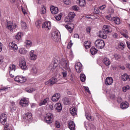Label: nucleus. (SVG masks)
Wrapping results in <instances>:
<instances>
[{"instance_id": "c85d7f7f", "label": "nucleus", "mask_w": 130, "mask_h": 130, "mask_svg": "<svg viewBox=\"0 0 130 130\" xmlns=\"http://www.w3.org/2000/svg\"><path fill=\"white\" fill-rule=\"evenodd\" d=\"M62 102L64 105H69V104H71V101L69 100V98H68L67 97L64 98L62 100Z\"/></svg>"}, {"instance_id": "338daca9", "label": "nucleus", "mask_w": 130, "mask_h": 130, "mask_svg": "<svg viewBox=\"0 0 130 130\" xmlns=\"http://www.w3.org/2000/svg\"><path fill=\"white\" fill-rule=\"evenodd\" d=\"M105 8H106V5H102V6H100L99 7L100 10H104V9H105Z\"/></svg>"}, {"instance_id": "4be33fe9", "label": "nucleus", "mask_w": 130, "mask_h": 130, "mask_svg": "<svg viewBox=\"0 0 130 130\" xmlns=\"http://www.w3.org/2000/svg\"><path fill=\"white\" fill-rule=\"evenodd\" d=\"M50 11L52 14L55 15L58 13V8L57 7H54V6H52L50 8Z\"/></svg>"}, {"instance_id": "58836bf2", "label": "nucleus", "mask_w": 130, "mask_h": 130, "mask_svg": "<svg viewBox=\"0 0 130 130\" xmlns=\"http://www.w3.org/2000/svg\"><path fill=\"white\" fill-rule=\"evenodd\" d=\"M31 73H33V74H36L38 72L37 69L36 68V67L33 66L31 67Z\"/></svg>"}, {"instance_id": "0eeeda50", "label": "nucleus", "mask_w": 130, "mask_h": 130, "mask_svg": "<svg viewBox=\"0 0 130 130\" xmlns=\"http://www.w3.org/2000/svg\"><path fill=\"white\" fill-rule=\"evenodd\" d=\"M19 104L22 107H26L29 104V100L27 98H23L20 100Z\"/></svg>"}, {"instance_id": "5701e85b", "label": "nucleus", "mask_w": 130, "mask_h": 130, "mask_svg": "<svg viewBox=\"0 0 130 130\" xmlns=\"http://www.w3.org/2000/svg\"><path fill=\"white\" fill-rule=\"evenodd\" d=\"M69 127L71 130H75L76 129V125L73 121H71L69 123Z\"/></svg>"}, {"instance_id": "6e6d98bb", "label": "nucleus", "mask_w": 130, "mask_h": 130, "mask_svg": "<svg viewBox=\"0 0 130 130\" xmlns=\"http://www.w3.org/2000/svg\"><path fill=\"white\" fill-rule=\"evenodd\" d=\"M72 10H74V11H79V7L78 6L74 5L72 7Z\"/></svg>"}, {"instance_id": "bb28decb", "label": "nucleus", "mask_w": 130, "mask_h": 130, "mask_svg": "<svg viewBox=\"0 0 130 130\" xmlns=\"http://www.w3.org/2000/svg\"><path fill=\"white\" fill-rule=\"evenodd\" d=\"M75 17H76V13L74 12H70L68 15V18L70 19L71 22L74 21V18Z\"/></svg>"}, {"instance_id": "bf43d9fd", "label": "nucleus", "mask_w": 130, "mask_h": 130, "mask_svg": "<svg viewBox=\"0 0 130 130\" xmlns=\"http://www.w3.org/2000/svg\"><path fill=\"white\" fill-rule=\"evenodd\" d=\"M120 47H121V50H123V49H124V47H125V46H124V44L122 43H120Z\"/></svg>"}, {"instance_id": "e433bc0d", "label": "nucleus", "mask_w": 130, "mask_h": 130, "mask_svg": "<svg viewBox=\"0 0 130 130\" xmlns=\"http://www.w3.org/2000/svg\"><path fill=\"white\" fill-rule=\"evenodd\" d=\"M48 109L49 110H51L52 111L53 110L54 108H53V103L52 102H50L48 104Z\"/></svg>"}, {"instance_id": "1a4fd4ad", "label": "nucleus", "mask_w": 130, "mask_h": 130, "mask_svg": "<svg viewBox=\"0 0 130 130\" xmlns=\"http://www.w3.org/2000/svg\"><path fill=\"white\" fill-rule=\"evenodd\" d=\"M103 30L105 31L106 34H108L112 32V28L109 25H104Z\"/></svg>"}, {"instance_id": "6ab92c4d", "label": "nucleus", "mask_w": 130, "mask_h": 130, "mask_svg": "<svg viewBox=\"0 0 130 130\" xmlns=\"http://www.w3.org/2000/svg\"><path fill=\"white\" fill-rule=\"evenodd\" d=\"M29 56L31 60H35L37 58V55L34 53V50H31L30 51Z\"/></svg>"}, {"instance_id": "c9c22d12", "label": "nucleus", "mask_w": 130, "mask_h": 130, "mask_svg": "<svg viewBox=\"0 0 130 130\" xmlns=\"http://www.w3.org/2000/svg\"><path fill=\"white\" fill-rule=\"evenodd\" d=\"M85 116H86V118H87V119H88L89 120V121H93V117L91 116L90 115V114H89L88 113H86Z\"/></svg>"}, {"instance_id": "5fc2aeb1", "label": "nucleus", "mask_w": 130, "mask_h": 130, "mask_svg": "<svg viewBox=\"0 0 130 130\" xmlns=\"http://www.w3.org/2000/svg\"><path fill=\"white\" fill-rule=\"evenodd\" d=\"M114 57L115 58V59H120V55L118 54H116L114 55Z\"/></svg>"}, {"instance_id": "13d9d810", "label": "nucleus", "mask_w": 130, "mask_h": 130, "mask_svg": "<svg viewBox=\"0 0 130 130\" xmlns=\"http://www.w3.org/2000/svg\"><path fill=\"white\" fill-rule=\"evenodd\" d=\"M7 90H9V87H4L3 88L0 89V92H2V91H7Z\"/></svg>"}, {"instance_id": "f257e3e1", "label": "nucleus", "mask_w": 130, "mask_h": 130, "mask_svg": "<svg viewBox=\"0 0 130 130\" xmlns=\"http://www.w3.org/2000/svg\"><path fill=\"white\" fill-rule=\"evenodd\" d=\"M94 45L97 48L102 49V48H104V46H105V43L103 40L100 39L95 41Z\"/></svg>"}, {"instance_id": "0e129e2a", "label": "nucleus", "mask_w": 130, "mask_h": 130, "mask_svg": "<svg viewBox=\"0 0 130 130\" xmlns=\"http://www.w3.org/2000/svg\"><path fill=\"white\" fill-rule=\"evenodd\" d=\"M54 95H55V96H56V98H57V99L58 100H59V99L60 98V93H55Z\"/></svg>"}, {"instance_id": "a211bd4d", "label": "nucleus", "mask_w": 130, "mask_h": 130, "mask_svg": "<svg viewBox=\"0 0 130 130\" xmlns=\"http://www.w3.org/2000/svg\"><path fill=\"white\" fill-rule=\"evenodd\" d=\"M113 83V79L112 77H107L106 79L105 84L106 86H110Z\"/></svg>"}, {"instance_id": "8fccbe9b", "label": "nucleus", "mask_w": 130, "mask_h": 130, "mask_svg": "<svg viewBox=\"0 0 130 130\" xmlns=\"http://www.w3.org/2000/svg\"><path fill=\"white\" fill-rule=\"evenodd\" d=\"M94 13L95 14H99L100 13V10H99V8L97 7L94 8Z\"/></svg>"}, {"instance_id": "9b49d317", "label": "nucleus", "mask_w": 130, "mask_h": 130, "mask_svg": "<svg viewBox=\"0 0 130 130\" xmlns=\"http://www.w3.org/2000/svg\"><path fill=\"white\" fill-rule=\"evenodd\" d=\"M83 69V66H82V63L80 62H77L75 64V70L77 73H81L82 72V69Z\"/></svg>"}, {"instance_id": "2f4dec72", "label": "nucleus", "mask_w": 130, "mask_h": 130, "mask_svg": "<svg viewBox=\"0 0 130 130\" xmlns=\"http://www.w3.org/2000/svg\"><path fill=\"white\" fill-rule=\"evenodd\" d=\"M25 44L26 48H30L32 46V42L30 40H26L25 42Z\"/></svg>"}, {"instance_id": "ddd939ff", "label": "nucleus", "mask_w": 130, "mask_h": 130, "mask_svg": "<svg viewBox=\"0 0 130 130\" xmlns=\"http://www.w3.org/2000/svg\"><path fill=\"white\" fill-rule=\"evenodd\" d=\"M19 67L23 71H26L28 68H27V64H26V61L25 60H21L19 62Z\"/></svg>"}, {"instance_id": "423d86ee", "label": "nucleus", "mask_w": 130, "mask_h": 130, "mask_svg": "<svg viewBox=\"0 0 130 130\" xmlns=\"http://www.w3.org/2000/svg\"><path fill=\"white\" fill-rule=\"evenodd\" d=\"M59 31H58V30H56L52 33L51 38L53 40V41H55V42H57V41H58L59 40Z\"/></svg>"}, {"instance_id": "f8f14e48", "label": "nucleus", "mask_w": 130, "mask_h": 130, "mask_svg": "<svg viewBox=\"0 0 130 130\" xmlns=\"http://www.w3.org/2000/svg\"><path fill=\"white\" fill-rule=\"evenodd\" d=\"M56 67H57L56 63H51L48 67V70L50 71V72H54V71H56Z\"/></svg>"}, {"instance_id": "f704fd0d", "label": "nucleus", "mask_w": 130, "mask_h": 130, "mask_svg": "<svg viewBox=\"0 0 130 130\" xmlns=\"http://www.w3.org/2000/svg\"><path fill=\"white\" fill-rule=\"evenodd\" d=\"M129 79V76L127 75L126 74H124L122 76V81H127Z\"/></svg>"}, {"instance_id": "473e14b6", "label": "nucleus", "mask_w": 130, "mask_h": 130, "mask_svg": "<svg viewBox=\"0 0 130 130\" xmlns=\"http://www.w3.org/2000/svg\"><path fill=\"white\" fill-rule=\"evenodd\" d=\"M87 3L85 0H79V6L80 7H86Z\"/></svg>"}, {"instance_id": "79ce46f5", "label": "nucleus", "mask_w": 130, "mask_h": 130, "mask_svg": "<svg viewBox=\"0 0 130 130\" xmlns=\"http://www.w3.org/2000/svg\"><path fill=\"white\" fill-rule=\"evenodd\" d=\"M45 13H46V9L44 7H42L40 10V14H41L42 15H44Z\"/></svg>"}, {"instance_id": "774afa93", "label": "nucleus", "mask_w": 130, "mask_h": 130, "mask_svg": "<svg viewBox=\"0 0 130 130\" xmlns=\"http://www.w3.org/2000/svg\"><path fill=\"white\" fill-rule=\"evenodd\" d=\"M84 89L85 91H87L88 93H90V90H89V87L87 86H84Z\"/></svg>"}, {"instance_id": "09e8293b", "label": "nucleus", "mask_w": 130, "mask_h": 130, "mask_svg": "<svg viewBox=\"0 0 130 130\" xmlns=\"http://www.w3.org/2000/svg\"><path fill=\"white\" fill-rule=\"evenodd\" d=\"M52 101L53 102H57V101H58L57 98L55 96V94H54L52 97Z\"/></svg>"}, {"instance_id": "cd10ccee", "label": "nucleus", "mask_w": 130, "mask_h": 130, "mask_svg": "<svg viewBox=\"0 0 130 130\" xmlns=\"http://www.w3.org/2000/svg\"><path fill=\"white\" fill-rule=\"evenodd\" d=\"M90 53L92 54V55H95L97 52H98V50L95 48V47H92L90 49Z\"/></svg>"}, {"instance_id": "052dcab7", "label": "nucleus", "mask_w": 130, "mask_h": 130, "mask_svg": "<svg viewBox=\"0 0 130 130\" xmlns=\"http://www.w3.org/2000/svg\"><path fill=\"white\" fill-rule=\"evenodd\" d=\"M109 12L111 15H112V14H114V10L112 8H110L109 10Z\"/></svg>"}, {"instance_id": "6e6552de", "label": "nucleus", "mask_w": 130, "mask_h": 130, "mask_svg": "<svg viewBox=\"0 0 130 130\" xmlns=\"http://www.w3.org/2000/svg\"><path fill=\"white\" fill-rule=\"evenodd\" d=\"M42 28L45 29L47 31L51 29V22L50 21H46L42 24Z\"/></svg>"}, {"instance_id": "7ed1b4c3", "label": "nucleus", "mask_w": 130, "mask_h": 130, "mask_svg": "<svg viewBox=\"0 0 130 130\" xmlns=\"http://www.w3.org/2000/svg\"><path fill=\"white\" fill-rule=\"evenodd\" d=\"M61 66L65 69L66 71H68L69 73H71V69H70V64L68 60H66V59H62L60 62Z\"/></svg>"}, {"instance_id": "9d476101", "label": "nucleus", "mask_w": 130, "mask_h": 130, "mask_svg": "<svg viewBox=\"0 0 130 130\" xmlns=\"http://www.w3.org/2000/svg\"><path fill=\"white\" fill-rule=\"evenodd\" d=\"M65 28L68 30L70 33H72L74 30V28H75V26L73 23H68L65 25Z\"/></svg>"}, {"instance_id": "b1692460", "label": "nucleus", "mask_w": 130, "mask_h": 130, "mask_svg": "<svg viewBox=\"0 0 130 130\" xmlns=\"http://www.w3.org/2000/svg\"><path fill=\"white\" fill-rule=\"evenodd\" d=\"M99 37L101 38H103V39H106L107 38V35L105 32V31L103 30V31L100 30L99 32Z\"/></svg>"}, {"instance_id": "680f3d73", "label": "nucleus", "mask_w": 130, "mask_h": 130, "mask_svg": "<svg viewBox=\"0 0 130 130\" xmlns=\"http://www.w3.org/2000/svg\"><path fill=\"white\" fill-rule=\"evenodd\" d=\"M61 74L63 76V77H64V78H66L67 77V75H68L66 71L62 72Z\"/></svg>"}, {"instance_id": "ea45409f", "label": "nucleus", "mask_w": 130, "mask_h": 130, "mask_svg": "<svg viewBox=\"0 0 130 130\" xmlns=\"http://www.w3.org/2000/svg\"><path fill=\"white\" fill-rule=\"evenodd\" d=\"M130 87L129 85H126L122 88V90L123 92H125L126 91H128V90H129Z\"/></svg>"}, {"instance_id": "3c124183", "label": "nucleus", "mask_w": 130, "mask_h": 130, "mask_svg": "<svg viewBox=\"0 0 130 130\" xmlns=\"http://www.w3.org/2000/svg\"><path fill=\"white\" fill-rule=\"evenodd\" d=\"M64 21L67 23H72L73 22L71 21V19L69 18V16H68L67 17H65Z\"/></svg>"}, {"instance_id": "4d7b16f0", "label": "nucleus", "mask_w": 130, "mask_h": 130, "mask_svg": "<svg viewBox=\"0 0 130 130\" xmlns=\"http://www.w3.org/2000/svg\"><path fill=\"white\" fill-rule=\"evenodd\" d=\"M91 29H92V28H91V26L86 28V32L88 34H90V32H91Z\"/></svg>"}, {"instance_id": "20e7f679", "label": "nucleus", "mask_w": 130, "mask_h": 130, "mask_svg": "<svg viewBox=\"0 0 130 130\" xmlns=\"http://www.w3.org/2000/svg\"><path fill=\"white\" fill-rule=\"evenodd\" d=\"M56 83H57V78L53 77L46 81L45 84L47 86H53V85L56 84Z\"/></svg>"}, {"instance_id": "aec40b11", "label": "nucleus", "mask_w": 130, "mask_h": 130, "mask_svg": "<svg viewBox=\"0 0 130 130\" xmlns=\"http://www.w3.org/2000/svg\"><path fill=\"white\" fill-rule=\"evenodd\" d=\"M103 62L106 66V67H108V66H110L111 62H110V60L107 57H105L103 59Z\"/></svg>"}, {"instance_id": "a878e982", "label": "nucleus", "mask_w": 130, "mask_h": 130, "mask_svg": "<svg viewBox=\"0 0 130 130\" xmlns=\"http://www.w3.org/2000/svg\"><path fill=\"white\" fill-rule=\"evenodd\" d=\"M49 100V98H46L43 100H42L39 104V106H42V105H46Z\"/></svg>"}, {"instance_id": "37998d69", "label": "nucleus", "mask_w": 130, "mask_h": 130, "mask_svg": "<svg viewBox=\"0 0 130 130\" xmlns=\"http://www.w3.org/2000/svg\"><path fill=\"white\" fill-rule=\"evenodd\" d=\"M22 32H18L16 35V38L17 40H20L21 38L22 37Z\"/></svg>"}, {"instance_id": "a19ab883", "label": "nucleus", "mask_w": 130, "mask_h": 130, "mask_svg": "<svg viewBox=\"0 0 130 130\" xmlns=\"http://www.w3.org/2000/svg\"><path fill=\"white\" fill-rule=\"evenodd\" d=\"M80 80L81 82H85L86 81V75L84 74L80 75Z\"/></svg>"}, {"instance_id": "a18cd8bd", "label": "nucleus", "mask_w": 130, "mask_h": 130, "mask_svg": "<svg viewBox=\"0 0 130 130\" xmlns=\"http://www.w3.org/2000/svg\"><path fill=\"white\" fill-rule=\"evenodd\" d=\"M9 70L10 71H16V66H15V64L10 65Z\"/></svg>"}, {"instance_id": "603ef678", "label": "nucleus", "mask_w": 130, "mask_h": 130, "mask_svg": "<svg viewBox=\"0 0 130 130\" xmlns=\"http://www.w3.org/2000/svg\"><path fill=\"white\" fill-rule=\"evenodd\" d=\"M21 27L22 29H26L27 28V25H26V22H22Z\"/></svg>"}, {"instance_id": "7c9ffc66", "label": "nucleus", "mask_w": 130, "mask_h": 130, "mask_svg": "<svg viewBox=\"0 0 130 130\" xmlns=\"http://www.w3.org/2000/svg\"><path fill=\"white\" fill-rule=\"evenodd\" d=\"M70 113L73 115V116H75V115H77V110L74 107H72L70 109Z\"/></svg>"}, {"instance_id": "e2e57ef3", "label": "nucleus", "mask_w": 130, "mask_h": 130, "mask_svg": "<svg viewBox=\"0 0 130 130\" xmlns=\"http://www.w3.org/2000/svg\"><path fill=\"white\" fill-rule=\"evenodd\" d=\"M21 9L23 14H24V15H26V14H27V12L26 11V10L24 9V8H23L22 6L21 7Z\"/></svg>"}, {"instance_id": "f3484780", "label": "nucleus", "mask_w": 130, "mask_h": 130, "mask_svg": "<svg viewBox=\"0 0 130 130\" xmlns=\"http://www.w3.org/2000/svg\"><path fill=\"white\" fill-rule=\"evenodd\" d=\"M54 106L55 110L58 112H60L62 110V105L60 103H56Z\"/></svg>"}, {"instance_id": "4c0bfd02", "label": "nucleus", "mask_w": 130, "mask_h": 130, "mask_svg": "<svg viewBox=\"0 0 130 130\" xmlns=\"http://www.w3.org/2000/svg\"><path fill=\"white\" fill-rule=\"evenodd\" d=\"M19 52L21 53V54H26L27 52V50L24 48H21L19 49Z\"/></svg>"}, {"instance_id": "49530a36", "label": "nucleus", "mask_w": 130, "mask_h": 130, "mask_svg": "<svg viewBox=\"0 0 130 130\" xmlns=\"http://www.w3.org/2000/svg\"><path fill=\"white\" fill-rule=\"evenodd\" d=\"M55 126L57 128H59L60 127V123L58 121H55Z\"/></svg>"}, {"instance_id": "393cba45", "label": "nucleus", "mask_w": 130, "mask_h": 130, "mask_svg": "<svg viewBox=\"0 0 130 130\" xmlns=\"http://www.w3.org/2000/svg\"><path fill=\"white\" fill-rule=\"evenodd\" d=\"M112 22H113L116 25H119L120 24V19L117 17H113Z\"/></svg>"}, {"instance_id": "72a5a7b5", "label": "nucleus", "mask_w": 130, "mask_h": 130, "mask_svg": "<svg viewBox=\"0 0 130 130\" xmlns=\"http://www.w3.org/2000/svg\"><path fill=\"white\" fill-rule=\"evenodd\" d=\"M120 107L122 109H125L128 107V105H127V103H122L120 105Z\"/></svg>"}, {"instance_id": "de8ad7c7", "label": "nucleus", "mask_w": 130, "mask_h": 130, "mask_svg": "<svg viewBox=\"0 0 130 130\" xmlns=\"http://www.w3.org/2000/svg\"><path fill=\"white\" fill-rule=\"evenodd\" d=\"M62 16V14H60L58 15L57 16H55V19L57 20V21H60L61 20V17Z\"/></svg>"}, {"instance_id": "864d4df0", "label": "nucleus", "mask_w": 130, "mask_h": 130, "mask_svg": "<svg viewBox=\"0 0 130 130\" xmlns=\"http://www.w3.org/2000/svg\"><path fill=\"white\" fill-rule=\"evenodd\" d=\"M106 19L109 20V21H111L112 22L113 18L111 17V15L106 16Z\"/></svg>"}, {"instance_id": "c756f323", "label": "nucleus", "mask_w": 130, "mask_h": 130, "mask_svg": "<svg viewBox=\"0 0 130 130\" xmlns=\"http://www.w3.org/2000/svg\"><path fill=\"white\" fill-rule=\"evenodd\" d=\"M91 42L89 41H85L84 43V46L86 49L91 47Z\"/></svg>"}, {"instance_id": "69168bd1", "label": "nucleus", "mask_w": 130, "mask_h": 130, "mask_svg": "<svg viewBox=\"0 0 130 130\" xmlns=\"http://www.w3.org/2000/svg\"><path fill=\"white\" fill-rule=\"evenodd\" d=\"M41 24V21L40 20H38L36 22V26H40Z\"/></svg>"}, {"instance_id": "412c9836", "label": "nucleus", "mask_w": 130, "mask_h": 130, "mask_svg": "<svg viewBox=\"0 0 130 130\" xmlns=\"http://www.w3.org/2000/svg\"><path fill=\"white\" fill-rule=\"evenodd\" d=\"M6 28L10 31H13V23L12 22L7 21Z\"/></svg>"}, {"instance_id": "dca6fc26", "label": "nucleus", "mask_w": 130, "mask_h": 130, "mask_svg": "<svg viewBox=\"0 0 130 130\" xmlns=\"http://www.w3.org/2000/svg\"><path fill=\"white\" fill-rule=\"evenodd\" d=\"M9 48L12 50H18V46L14 42L10 43L9 44Z\"/></svg>"}, {"instance_id": "c03bdc74", "label": "nucleus", "mask_w": 130, "mask_h": 130, "mask_svg": "<svg viewBox=\"0 0 130 130\" xmlns=\"http://www.w3.org/2000/svg\"><path fill=\"white\" fill-rule=\"evenodd\" d=\"M63 3L66 6H70L72 4L71 0H63Z\"/></svg>"}, {"instance_id": "2eb2a0df", "label": "nucleus", "mask_w": 130, "mask_h": 130, "mask_svg": "<svg viewBox=\"0 0 130 130\" xmlns=\"http://www.w3.org/2000/svg\"><path fill=\"white\" fill-rule=\"evenodd\" d=\"M7 114H2L0 116V122L2 124H5L6 122L7 121Z\"/></svg>"}, {"instance_id": "4468645a", "label": "nucleus", "mask_w": 130, "mask_h": 130, "mask_svg": "<svg viewBox=\"0 0 130 130\" xmlns=\"http://www.w3.org/2000/svg\"><path fill=\"white\" fill-rule=\"evenodd\" d=\"M24 118L27 121H31L33 119L32 114L31 113H26L24 115Z\"/></svg>"}, {"instance_id": "39448f33", "label": "nucleus", "mask_w": 130, "mask_h": 130, "mask_svg": "<svg viewBox=\"0 0 130 130\" xmlns=\"http://www.w3.org/2000/svg\"><path fill=\"white\" fill-rule=\"evenodd\" d=\"M14 80L15 81V82H17L18 83H23L27 81V77L22 76H17L15 78Z\"/></svg>"}, {"instance_id": "f03ea898", "label": "nucleus", "mask_w": 130, "mask_h": 130, "mask_svg": "<svg viewBox=\"0 0 130 130\" xmlns=\"http://www.w3.org/2000/svg\"><path fill=\"white\" fill-rule=\"evenodd\" d=\"M54 117V116H53V114L48 113L45 117V122L48 124H51V123H52V122L53 121Z\"/></svg>"}]
</instances>
